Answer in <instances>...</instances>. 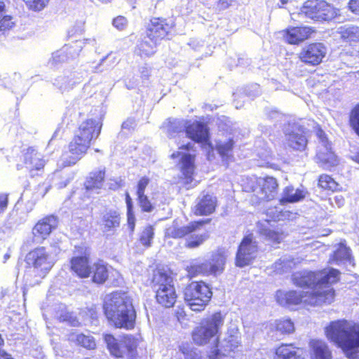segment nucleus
Wrapping results in <instances>:
<instances>
[{
  "instance_id": "obj_45",
  "label": "nucleus",
  "mask_w": 359,
  "mask_h": 359,
  "mask_svg": "<svg viewBox=\"0 0 359 359\" xmlns=\"http://www.w3.org/2000/svg\"><path fill=\"white\" fill-rule=\"evenodd\" d=\"M316 359H332V353L325 342L316 340Z\"/></svg>"
},
{
  "instance_id": "obj_35",
  "label": "nucleus",
  "mask_w": 359,
  "mask_h": 359,
  "mask_svg": "<svg viewBox=\"0 0 359 359\" xmlns=\"http://www.w3.org/2000/svg\"><path fill=\"white\" fill-rule=\"evenodd\" d=\"M91 273H93V282L101 284L105 282L108 278V269L102 261H98L91 267Z\"/></svg>"
},
{
  "instance_id": "obj_57",
  "label": "nucleus",
  "mask_w": 359,
  "mask_h": 359,
  "mask_svg": "<svg viewBox=\"0 0 359 359\" xmlns=\"http://www.w3.org/2000/svg\"><path fill=\"white\" fill-rule=\"evenodd\" d=\"M149 180L147 177H142L137 184V196L140 195H144V190L147 185L149 184Z\"/></svg>"
},
{
  "instance_id": "obj_26",
  "label": "nucleus",
  "mask_w": 359,
  "mask_h": 359,
  "mask_svg": "<svg viewBox=\"0 0 359 359\" xmlns=\"http://www.w3.org/2000/svg\"><path fill=\"white\" fill-rule=\"evenodd\" d=\"M170 29L171 27L165 23L163 20L154 19L147 29V35L158 43L159 40L164 39L168 35Z\"/></svg>"
},
{
  "instance_id": "obj_51",
  "label": "nucleus",
  "mask_w": 359,
  "mask_h": 359,
  "mask_svg": "<svg viewBox=\"0 0 359 359\" xmlns=\"http://www.w3.org/2000/svg\"><path fill=\"white\" fill-rule=\"evenodd\" d=\"M154 229L151 226L145 227L140 235V243L146 247H149L154 238Z\"/></svg>"
},
{
  "instance_id": "obj_18",
  "label": "nucleus",
  "mask_w": 359,
  "mask_h": 359,
  "mask_svg": "<svg viewBox=\"0 0 359 359\" xmlns=\"http://www.w3.org/2000/svg\"><path fill=\"white\" fill-rule=\"evenodd\" d=\"M209 221V219H207L206 221L194 222L184 226H178L176 224L173 223L166 229L165 236L173 238H183L196 231L204 223L208 222Z\"/></svg>"
},
{
  "instance_id": "obj_39",
  "label": "nucleus",
  "mask_w": 359,
  "mask_h": 359,
  "mask_svg": "<svg viewBox=\"0 0 359 359\" xmlns=\"http://www.w3.org/2000/svg\"><path fill=\"white\" fill-rule=\"evenodd\" d=\"M157 43L156 41L153 40L147 35L138 45L139 54L142 57H149L154 55L156 52Z\"/></svg>"
},
{
  "instance_id": "obj_54",
  "label": "nucleus",
  "mask_w": 359,
  "mask_h": 359,
  "mask_svg": "<svg viewBox=\"0 0 359 359\" xmlns=\"http://www.w3.org/2000/svg\"><path fill=\"white\" fill-rule=\"evenodd\" d=\"M327 49L322 43H316V65L323 62V58L325 57Z\"/></svg>"
},
{
  "instance_id": "obj_22",
  "label": "nucleus",
  "mask_w": 359,
  "mask_h": 359,
  "mask_svg": "<svg viewBox=\"0 0 359 359\" xmlns=\"http://www.w3.org/2000/svg\"><path fill=\"white\" fill-rule=\"evenodd\" d=\"M274 359H310L309 353L292 344H282L276 351Z\"/></svg>"
},
{
  "instance_id": "obj_19",
  "label": "nucleus",
  "mask_w": 359,
  "mask_h": 359,
  "mask_svg": "<svg viewBox=\"0 0 359 359\" xmlns=\"http://www.w3.org/2000/svg\"><path fill=\"white\" fill-rule=\"evenodd\" d=\"M276 298L277 302L280 306L287 308H291L292 306L298 305L302 302H304L305 304H312V302L309 303V301L306 299V296L298 294L294 290L288 292L278 290L276 292Z\"/></svg>"
},
{
  "instance_id": "obj_3",
  "label": "nucleus",
  "mask_w": 359,
  "mask_h": 359,
  "mask_svg": "<svg viewBox=\"0 0 359 359\" xmlns=\"http://www.w3.org/2000/svg\"><path fill=\"white\" fill-rule=\"evenodd\" d=\"M99 121L90 118L82 122L76 132L73 140L69 145V153L62 156L65 165L75 164L88 149L93 139L97 138L101 130Z\"/></svg>"
},
{
  "instance_id": "obj_23",
  "label": "nucleus",
  "mask_w": 359,
  "mask_h": 359,
  "mask_svg": "<svg viewBox=\"0 0 359 359\" xmlns=\"http://www.w3.org/2000/svg\"><path fill=\"white\" fill-rule=\"evenodd\" d=\"M312 32V29L309 27H290L284 31L283 37L288 43L297 44L306 39Z\"/></svg>"
},
{
  "instance_id": "obj_38",
  "label": "nucleus",
  "mask_w": 359,
  "mask_h": 359,
  "mask_svg": "<svg viewBox=\"0 0 359 359\" xmlns=\"http://www.w3.org/2000/svg\"><path fill=\"white\" fill-rule=\"evenodd\" d=\"M233 142L231 139L227 140H218L216 142V150L224 161H228L232 157Z\"/></svg>"
},
{
  "instance_id": "obj_41",
  "label": "nucleus",
  "mask_w": 359,
  "mask_h": 359,
  "mask_svg": "<svg viewBox=\"0 0 359 359\" xmlns=\"http://www.w3.org/2000/svg\"><path fill=\"white\" fill-rule=\"evenodd\" d=\"M295 265L294 259L290 257H284L273 264V269L276 273L282 274L290 271Z\"/></svg>"
},
{
  "instance_id": "obj_63",
  "label": "nucleus",
  "mask_w": 359,
  "mask_h": 359,
  "mask_svg": "<svg viewBox=\"0 0 359 359\" xmlns=\"http://www.w3.org/2000/svg\"><path fill=\"white\" fill-rule=\"evenodd\" d=\"M231 4V0H219L217 7L219 10H224L229 8Z\"/></svg>"
},
{
  "instance_id": "obj_25",
  "label": "nucleus",
  "mask_w": 359,
  "mask_h": 359,
  "mask_svg": "<svg viewBox=\"0 0 359 359\" xmlns=\"http://www.w3.org/2000/svg\"><path fill=\"white\" fill-rule=\"evenodd\" d=\"M104 175V170H97L90 174L85 183L86 194L89 197L100 193L103 186Z\"/></svg>"
},
{
  "instance_id": "obj_4",
  "label": "nucleus",
  "mask_w": 359,
  "mask_h": 359,
  "mask_svg": "<svg viewBox=\"0 0 359 359\" xmlns=\"http://www.w3.org/2000/svg\"><path fill=\"white\" fill-rule=\"evenodd\" d=\"M225 316L216 312L203 318L192 332L194 341L198 345H205L212 340L218 342V333L224 323Z\"/></svg>"
},
{
  "instance_id": "obj_36",
  "label": "nucleus",
  "mask_w": 359,
  "mask_h": 359,
  "mask_svg": "<svg viewBox=\"0 0 359 359\" xmlns=\"http://www.w3.org/2000/svg\"><path fill=\"white\" fill-rule=\"evenodd\" d=\"M305 196L304 192L300 189H294L292 187H287L283 193V197L280 200L281 204L285 203H295L302 199Z\"/></svg>"
},
{
  "instance_id": "obj_44",
  "label": "nucleus",
  "mask_w": 359,
  "mask_h": 359,
  "mask_svg": "<svg viewBox=\"0 0 359 359\" xmlns=\"http://www.w3.org/2000/svg\"><path fill=\"white\" fill-rule=\"evenodd\" d=\"M339 32L341 37L346 41H359V29L357 27H341Z\"/></svg>"
},
{
  "instance_id": "obj_59",
  "label": "nucleus",
  "mask_w": 359,
  "mask_h": 359,
  "mask_svg": "<svg viewBox=\"0 0 359 359\" xmlns=\"http://www.w3.org/2000/svg\"><path fill=\"white\" fill-rule=\"evenodd\" d=\"M61 320L63 321H67L69 323L74 327L78 326L79 325V323L78 320L76 319V318L72 316V315L67 313L65 316H62L60 317Z\"/></svg>"
},
{
  "instance_id": "obj_28",
  "label": "nucleus",
  "mask_w": 359,
  "mask_h": 359,
  "mask_svg": "<svg viewBox=\"0 0 359 359\" xmlns=\"http://www.w3.org/2000/svg\"><path fill=\"white\" fill-rule=\"evenodd\" d=\"M337 15L332 5L323 0H316V21H330Z\"/></svg>"
},
{
  "instance_id": "obj_9",
  "label": "nucleus",
  "mask_w": 359,
  "mask_h": 359,
  "mask_svg": "<svg viewBox=\"0 0 359 359\" xmlns=\"http://www.w3.org/2000/svg\"><path fill=\"white\" fill-rule=\"evenodd\" d=\"M241 344V335L236 326L228 328L224 338L219 342V348L211 351L210 359H225V356L234 352Z\"/></svg>"
},
{
  "instance_id": "obj_60",
  "label": "nucleus",
  "mask_w": 359,
  "mask_h": 359,
  "mask_svg": "<svg viewBox=\"0 0 359 359\" xmlns=\"http://www.w3.org/2000/svg\"><path fill=\"white\" fill-rule=\"evenodd\" d=\"M8 205V195L0 194V214L4 212Z\"/></svg>"
},
{
  "instance_id": "obj_21",
  "label": "nucleus",
  "mask_w": 359,
  "mask_h": 359,
  "mask_svg": "<svg viewBox=\"0 0 359 359\" xmlns=\"http://www.w3.org/2000/svg\"><path fill=\"white\" fill-rule=\"evenodd\" d=\"M216 198L208 194H202L196 199L194 212L196 215H209L216 208Z\"/></svg>"
},
{
  "instance_id": "obj_14",
  "label": "nucleus",
  "mask_w": 359,
  "mask_h": 359,
  "mask_svg": "<svg viewBox=\"0 0 359 359\" xmlns=\"http://www.w3.org/2000/svg\"><path fill=\"white\" fill-rule=\"evenodd\" d=\"M57 218L54 215H49L40 219L32 230L34 242L41 243L57 227Z\"/></svg>"
},
{
  "instance_id": "obj_6",
  "label": "nucleus",
  "mask_w": 359,
  "mask_h": 359,
  "mask_svg": "<svg viewBox=\"0 0 359 359\" xmlns=\"http://www.w3.org/2000/svg\"><path fill=\"white\" fill-rule=\"evenodd\" d=\"M316 136L318 139L316 157L317 163L325 170H331L339 164V158L332 151V144L328 135L321 128L316 126Z\"/></svg>"
},
{
  "instance_id": "obj_43",
  "label": "nucleus",
  "mask_w": 359,
  "mask_h": 359,
  "mask_svg": "<svg viewBox=\"0 0 359 359\" xmlns=\"http://www.w3.org/2000/svg\"><path fill=\"white\" fill-rule=\"evenodd\" d=\"M266 215L268 217V219H266V222H268L269 219L273 221L290 219L292 212L286 210L283 211L278 207H273L267 209Z\"/></svg>"
},
{
  "instance_id": "obj_17",
  "label": "nucleus",
  "mask_w": 359,
  "mask_h": 359,
  "mask_svg": "<svg viewBox=\"0 0 359 359\" xmlns=\"http://www.w3.org/2000/svg\"><path fill=\"white\" fill-rule=\"evenodd\" d=\"M171 157L172 158H179V168L186 179V184L192 181V176L194 171V158L189 154L180 151L174 152Z\"/></svg>"
},
{
  "instance_id": "obj_7",
  "label": "nucleus",
  "mask_w": 359,
  "mask_h": 359,
  "mask_svg": "<svg viewBox=\"0 0 359 359\" xmlns=\"http://www.w3.org/2000/svg\"><path fill=\"white\" fill-rule=\"evenodd\" d=\"M212 295L210 288L204 282H192L184 291V300L194 311L204 310Z\"/></svg>"
},
{
  "instance_id": "obj_56",
  "label": "nucleus",
  "mask_w": 359,
  "mask_h": 359,
  "mask_svg": "<svg viewBox=\"0 0 359 359\" xmlns=\"http://www.w3.org/2000/svg\"><path fill=\"white\" fill-rule=\"evenodd\" d=\"M139 199V203L142 210L144 212L152 211L154 207L148 200L147 196L144 195L137 196Z\"/></svg>"
},
{
  "instance_id": "obj_27",
  "label": "nucleus",
  "mask_w": 359,
  "mask_h": 359,
  "mask_svg": "<svg viewBox=\"0 0 359 359\" xmlns=\"http://www.w3.org/2000/svg\"><path fill=\"white\" fill-rule=\"evenodd\" d=\"M24 163L25 168L30 172L32 175H34L32 173L33 171L41 170L45 164L41 155L32 148L28 149L24 154Z\"/></svg>"
},
{
  "instance_id": "obj_58",
  "label": "nucleus",
  "mask_w": 359,
  "mask_h": 359,
  "mask_svg": "<svg viewBox=\"0 0 359 359\" xmlns=\"http://www.w3.org/2000/svg\"><path fill=\"white\" fill-rule=\"evenodd\" d=\"M127 25V20L123 16H118L114 19L113 25L118 30L125 29Z\"/></svg>"
},
{
  "instance_id": "obj_29",
  "label": "nucleus",
  "mask_w": 359,
  "mask_h": 359,
  "mask_svg": "<svg viewBox=\"0 0 359 359\" xmlns=\"http://www.w3.org/2000/svg\"><path fill=\"white\" fill-rule=\"evenodd\" d=\"M287 144L297 150L304 149L306 144V137L302 134V130L297 126H293L290 132L285 133Z\"/></svg>"
},
{
  "instance_id": "obj_42",
  "label": "nucleus",
  "mask_w": 359,
  "mask_h": 359,
  "mask_svg": "<svg viewBox=\"0 0 359 359\" xmlns=\"http://www.w3.org/2000/svg\"><path fill=\"white\" fill-rule=\"evenodd\" d=\"M69 340L76 341L78 344L88 349H93L96 346L93 337L83 334L72 333L69 335Z\"/></svg>"
},
{
  "instance_id": "obj_31",
  "label": "nucleus",
  "mask_w": 359,
  "mask_h": 359,
  "mask_svg": "<svg viewBox=\"0 0 359 359\" xmlns=\"http://www.w3.org/2000/svg\"><path fill=\"white\" fill-rule=\"evenodd\" d=\"M91 267L88 264L86 255L73 257L71 260L72 269L80 277L86 278L91 274Z\"/></svg>"
},
{
  "instance_id": "obj_62",
  "label": "nucleus",
  "mask_w": 359,
  "mask_h": 359,
  "mask_svg": "<svg viewBox=\"0 0 359 359\" xmlns=\"http://www.w3.org/2000/svg\"><path fill=\"white\" fill-rule=\"evenodd\" d=\"M349 8L353 13L359 15V0H350Z\"/></svg>"
},
{
  "instance_id": "obj_2",
  "label": "nucleus",
  "mask_w": 359,
  "mask_h": 359,
  "mask_svg": "<svg viewBox=\"0 0 359 359\" xmlns=\"http://www.w3.org/2000/svg\"><path fill=\"white\" fill-rule=\"evenodd\" d=\"M107 318L115 326L131 329L134 327L135 311L130 296L124 292H114L107 294L104 302Z\"/></svg>"
},
{
  "instance_id": "obj_12",
  "label": "nucleus",
  "mask_w": 359,
  "mask_h": 359,
  "mask_svg": "<svg viewBox=\"0 0 359 359\" xmlns=\"http://www.w3.org/2000/svg\"><path fill=\"white\" fill-rule=\"evenodd\" d=\"M104 341L111 354L116 357H122L126 353L133 355L137 346V339L131 335L123 336L118 340L111 334H106Z\"/></svg>"
},
{
  "instance_id": "obj_16",
  "label": "nucleus",
  "mask_w": 359,
  "mask_h": 359,
  "mask_svg": "<svg viewBox=\"0 0 359 359\" xmlns=\"http://www.w3.org/2000/svg\"><path fill=\"white\" fill-rule=\"evenodd\" d=\"M292 281L297 286L309 290L305 293L309 294V303H311L314 299V273L307 271L296 272L292 275Z\"/></svg>"
},
{
  "instance_id": "obj_64",
  "label": "nucleus",
  "mask_w": 359,
  "mask_h": 359,
  "mask_svg": "<svg viewBox=\"0 0 359 359\" xmlns=\"http://www.w3.org/2000/svg\"><path fill=\"white\" fill-rule=\"evenodd\" d=\"M331 203L333 205L335 203L339 208L341 207L344 204V198L341 195H337L334 197V202Z\"/></svg>"
},
{
  "instance_id": "obj_46",
  "label": "nucleus",
  "mask_w": 359,
  "mask_h": 359,
  "mask_svg": "<svg viewBox=\"0 0 359 359\" xmlns=\"http://www.w3.org/2000/svg\"><path fill=\"white\" fill-rule=\"evenodd\" d=\"M208 238L207 233L191 235L186 241V246L189 248H197Z\"/></svg>"
},
{
  "instance_id": "obj_61",
  "label": "nucleus",
  "mask_w": 359,
  "mask_h": 359,
  "mask_svg": "<svg viewBox=\"0 0 359 359\" xmlns=\"http://www.w3.org/2000/svg\"><path fill=\"white\" fill-rule=\"evenodd\" d=\"M128 224L131 231L134 230L135 225V218L133 211H127Z\"/></svg>"
},
{
  "instance_id": "obj_53",
  "label": "nucleus",
  "mask_w": 359,
  "mask_h": 359,
  "mask_svg": "<svg viewBox=\"0 0 359 359\" xmlns=\"http://www.w3.org/2000/svg\"><path fill=\"white\" fill-rule=\"evenodd\" d=\"M24 1L29 9L39 11L47 6L49 0H24Z\"/></svg>"
},
{
  "instance_id": "obj_50",
  "label": "nucleus",
  "mask_w": 359,
  "mask_h": 359,
  "mask_svg": "<svg viewBox=\"0 0 359 359\" xmlns=\"http://www.w3.org/2000/svg\"><path fill=\"white\" fill-rule=\"evenodd\" d=\"M75 82L72 79H69V76H60L54 82V85L57 86L60 90H67L73 87Z\"/></svg>"
},
{
  "instance_id": "obj_11",
  "label": "nucleus",
  "mask_w": 359,
  "mask_h": 359,
  "mask_svg": "<svg viewBox=\"0 0 359 359\" xmlns=\"http://www.w3.org/2000/svg\"><path fill=\"white\" fill-rule=\"evenodd\" d=\"M251 183L250 189L258 201H271L275 198L278 189V182L275 178L259 177L251 180Z\"/></svg>"
},
{
  "instance_id": "obj_34",
  "label": "nucleus",
  "mask_w": 359,
  "mask_h": 359,
  "mask_svg": "<svg viewBox=\"0 0 359 359\" xmlns=\"http://www.w3.org/2000/svg\"><path fill=\"white\" fill-rule=\"evenodd\" d=\"M270 329L271 332H276L277 335L290 334L295 330L293 322L288 318H281L275 320L274 323L271 324Z\"/></svg>"
},
{
  "instance_id": "obj_1",
  "label": "nucleus",
  "mask_w": 359,
  "mask_h": 359,
  "mask_svg": "<svg viewBox=\"0 0 359 359\" xmlns=\"http://www.w3.org/2000/svg\"><path fill=\"white\" fill-rule=\"evenodd\" d=\"M325 334L348 359H359V325L345 320L330 323L325 327Z\"/></svg>"
},
{
  "instance_id": "obj_8",
  "label": "nucleus",
  "mask_w": 359,
  "mask_h": 359,
  "mask_svg": "<svg viewBox=\"0 0 359 359\" xmlns=\"http://www.w3.org/2000/svg\"><path fill=\"white\" fill-rule=\"evenodd\" d=\"M228 255L224 250H218L212 254L210 262L198 264H192L188 269V273L191 276L198 274L210 275L219 274L224 269Z\"/></svg>"
},
{
  "instance_id": "obj_33",
  "label": "nucleus",
  "mask_w": 359,
  "mask_h": 359,
  "mask_svg": "<svg viewBox=\"0 0 359 359\" xmlns=\"http://www.w3.org/2000/svg\"><path fill=\"white\" fill-rule=\"evenodd\" d=\"M156 299L157 302L166 308L173 306L176 302L177 294L175 287H167L165 290H156Z\"/></svg>"
},
{
  "instance_id": "obj_47",
  "label": "nucleus",
  "mask_w": 359,
  "mask_h": 359,
  "mask_svg": "<svg viewBox=\"0 0 359 359\" xmlns=\"http://www.w3.org/2000/svg\"><path fill=\"white\" fill-rule=\"evenodd\" d=\"M299 15L302 18L313 20L314 19V1L313 0H308L304 2L301 8Z\"/></svg>"
},
{
  "instance_id": "obj_20",
  "label": "nucleus",
  "mask_w": 359,
  "mask_h": 359,
  "mask_svg": "<svg viewBox=\"0 0 359 359\" xmlns=\"http://www.w3.org/2000/svg\"><path fill=\"white\" fill-rule=\"evenodd\" d=\"M152 284L155 291L175 287L171 271L164 268L157 269L153 274Z\"/></svg>"
},
{
  "instance_id": "obj_5",
  "label": "nucleus",
  "mask_w": 359,
  "mask_h": 359,
  "mask_svg": "<svg viewBox=\"0 0 359 359\" xmlns=\"http://www.w3.org/2000/svg\"><path fill=\"white\" fill-rule=\"evenodd\" d=\"M187 123L183 119L169 118L162 125V129L168 137H175V134L186 129L187 135L196 142H205L208 139L207 126L200 122H194L187 126Z\"/></svg>"
},
{
  "instance_id": "obj_48",
  "label": "nucleus",
  "mask_w": 359,
  "mask_h": 359,
  "mask_svg": "<svg viewBox=\"0 0 359 359\" xmlns=\"http://www.w3.org/2000/svg\"><path fill=\"white\" fill-rule=\"evenodd\" d=\"M318 186L324 189L335 191L337 189V183L327 175H321L318 180Z\"/></svg>"
},
{
  "instance_id": "obj_15",
  "label": "nucleus",
  "mask_w": 359,
  "mask_h": 359,
  "mask_svg": "<svg viewBox=\"0 0 359 359\" xmlns=\"http://www.w3.org/2000/svg\"><path fill=\"white\" fill-rule=\"evenodd\" d=\"M82 42L76 41L72 45H66L62 49L53 53L51 58L48 61L50 67H56L62 62L69 60V58H74L79 55L82 50Z\"/></svg>"
},
{
  "instance_id": "obj_37",
  "label": "nucleus",
  "mask_w": 359,
  "mask_h": 359,
  "mask_svg": "<svg viewBox=\"0 0 359 359\" xmlns=\"http://www.w3.org/2000/svg\"><path fill=\"white\" fill-rule=\"evenodd\" d=\"M14 25L13 17L7 14L4 3L0 1V35L5 34Z\"/></svg>"
},
{
  "instance_id": "obj_52",
  "label": "nucleus",
  "mask_w": 359,
  "mask_h": 359,
  "mask_svg": "<svg viewBox=\"0 0 359 359\" xmlns=\"http://www.w3.org/2000/svg\"><path fill=\"white\" fill-rule=\"evenodd\" d=\"M302 62L313 64L314 61V45L310 44L303 49L300 53Z\"/></svg>"
},
{
  "instance_id": "obj_55",
  "label": "nucleus",
  "mask_w": 359,
  "mask_h": 359,
  "mask_svg": "<svg viewBox=\"0 0 359 359\" xmlns=\"http://www.w3.org/2000/svg\"><path fill=\"white\" fill-rule=\"evenodd\" d=\"M351 123L357 134L359 135V105L351 112Z\"/></svg>"
},
{
  "instance_id": "obj_30",
  "label": "nucleus",
  "mask_w": 359,
  "mask_h": 359,
  "mask_svg": "<svg viewBox=\"0 0 359 359\" xmlns=\"http://www.w3.org/2000/svg\"><path fill=\"white\" fill-rule=\"evenodd\" d=\"M335 290L331 286L316 285V306L330 305L335 299Z\"/></svg>"
},
{
  "instance_id": "obj_32",
  "label": "nucleus",
  "mask_w": 359,
  "mask_h": 359,
  "mask_svg": "<svg viewBox=\"0 0 359 359\" xmlns=\"http://www.w3.org/2000/svg\"><path fill=\"white\" fill-rule=\"evenodd\" d=\"M120 215L116 210H110L106 212L100 222L104 232L115 230L120 225Z\"/></svg>"
},
{
  "instance_id": "obj_40",
  "label": "nucleus",
  "mask_w": 359,
  "mask_h": 359,
  "mask_svg": "<svg viewBox=\"0 0 359 359\" xmlns=\"http://www.w3.org/2000/svg\"><path fill=\"white\" fill-rule=\"evenodd\" d=\"M259 232L266 241L275 243H280L285 237L283 231L273 230L265 226H262L259 228Z\"/></svg>"
},
{
  "instance_id": "obj_10",
  "label": "nucleus",
  "mask_w": 359,
  "mask_h": 359,
  "mask_svg": "<svg viewBox=\"0 0 359 359\" xmlns=\"http://www.w3.org/2000/svg\"><path fill=\"white\" fill-rule=\"evenodd\" d=\"M54 258L43 247L30 251L26 256L27 264L32 266L41 278L48 273L54 265Z\"/></svg>"
},
{
  "instance_id": "obj_49",
  "label": "nucleus",
  "mask_w": 359,
  "mask_h": 359,
  "mask_svg": "<svg viewBox=\"0 0 359 359\" xmlns=\"http://www.w3.org/2000/svg\"><path fill=\"white\" fill-rule=\"evenodd\" d=\"M351 257L350 249L344 243H340L334 252L333 259L335 261L348 260Z\"/></svg>"
},
{
  "instance_id": "obj_24",
  "label": "nucleus",
  "mask_w": 359,
  "mask_h": 359,
  "mask_svg": "<svg viewBox=\"0 0 359 359\" xmlns=\"http://www.w3.org/2000/svg\"><path fill=\"white\" fill-rule=\"evenodd\" d=\"M340 271L333 268H326L316 273V285L327 287L340 280Z\"/></svg>"
},
{
  "instance_id": "obj_13",
  "label": "nucleus",
  "mask_w": 359,
  "mask_h": 359,
  "mask_svg": "<svg viewBox=\"0 0 359 359\" xmlns=\"http://www.w3.org/2000/svg\"><path fill=\"white\" fill-rule=\"evenodd\" d=\"M258 247L252 235L245 236L237 251L236 264L239 267L250 265L256 258Z\"/></svg>"
}]
</instances>
